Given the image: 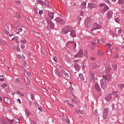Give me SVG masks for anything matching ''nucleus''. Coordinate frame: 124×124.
Wrapping results in <instances>:
<instances>
[{"instance_id":"obj_1","label":"nucleus","mask_w":124,"mask_h":124,"mask_svg":"<svg viewBox=\"0 0 124 124\" xmlns=\"http://www.w3.org/2000/svg\"><path fill=\"white\" fill-rule=\"evenodd\" d=\"M62 33H63V34H69V35H71L72 37H76V35L75 34L74 30H73V28L70 26L63 28L62 29Z\"/></svg>"},{"instance_id":"obj_2","label":"nucleus","mask_w":124,"mask_h":124,"mask_svg":"<svg viewBox=\"0 0 124 124\" xmlns=\"http://www.w3.org/2000/svg\"><path fill=\"white\" fill-rule=\"evenodd\" d=\"M100 84L101 88L103 90H106V89L107 88V82H106V80H105V79H101L100 81Z\"/></svg>"},{"instance_id":"obj_3","label":"nucleus","mask_w":124,"mask_h":124,"mask_svg":"<svg viewBox=\"0 0 124 124\" xmlns=\"http://www.w3.org/2000/svg\"><path fill=\"white\" fill-rule=\"evenodd\" d=\"M92 25H93V20L92 19L87 18L85 20L84 26L86 28H90V27L92 26Z\"/></svg>"},{"instance_id":"obj_4","label":"nucleus","mask_w":124,"mask_h":124,"mask_svg":"<svg viewBox=\"0 0 124 124\" xmlns=\"http://www.w3.org/2000/svg\"><path fill=\"white\" fill-rule=\"evenodd\" d=\"M101 28V26L100 25L97 24V23H94L93 28L91 29V31L93 33V32H95L96 30H100Z\"/></svg>"},{"instance_id":"obj_5","label":"nucleus","mask_w":124,"mask_h":124,"mask_svg":"<svg viewBox=\"0 0 124 124\" xmlns=\"http://www.w3.org/2000/svg\"><path fill=\"white\" fill-rule=\"evenodd\" d=\"M65 87L67 89H69L70 90L72 94H73V92H74V89L72 88V85L71 84V82H67L65 83Z\"/></svg>"},{"instance_id":"obj_6","label":"nucleus","mask_w":124,"mask_h":124,"mask_svg":"<svg viewBox=\"0 0 124 124\" xmlns=\"http://www.w3.org/2000/svg\"><path fill=\"white\" fill-rule=\"evenodd\" d=\"M103 119L106 120L108 117V108H105L103 114Z\"/></svg>"},{"instance_id":"obj_7","label":"nucleus","mask_w":124,"mask_h":124,"mask_svg":"<svg viewBox=\"0 0 124 124\" xmlns=\"http://www.w3.org/2000/svg\"><path fill=\"white\" fill-rule=\"evenodd\" d=\"M4 32L5 33L6 35H9L10 37H12L13 36V34L10 35L9 34V27H7L4 30Z\"/></svg>"},{"instance_id":"obj_8","label":"nucleus","mask_w":124,"mask_h":124,"mask_svg":"<svg viewBox=\"0 0 124 124\" xmlns=\"http://www.w3.org/2000/svg\"><path fill=\"white\" fill-rule=\"evenodd\" d=\"M90 74L91 77L90 79V81L91 82V83H94V81H95V79H94V73L91 72Z\"/></svg>"},{"instance_id":"obj_9","label":"nucleus","mask_w":124,"mask_h":124,"mask_svg":"<svg viewBox=\"0 0 124 124\" xmlns=\"http://www.w3.org/2000/svg\"><path fill=\"white\" fill-rule=\"evenodd\" d=\"M103 77L104 79L107 81H111V79H112V76H111V75H104Z\"/></svg>"},{"instance_id":"obj_10","label":"nucleus","mask_w":124,"mask_h":124,"mask_svg":"<svg viewBox=\"0 0 124 124\" xmlns=\"http://www.w3.org/2000/svg\"><path fill=\"white\" fill-rule=\"evenodd\" d=\"M75 58H81L83 57V50L80 49L79 53L75 56Z\"/></svg>"},{"instance_id":"obj_11","label":"nucleus","mask_w":124,"mask_h":124,"mask_svg":"<svg viewBox=\"0 0 124 124\" xmlns=\"http://www.w3.org/2000/svg\"><path fill=\"white\" fill-rule=\"evenodd\" d=\"M55 20L57 23H60V24H61L62 25H64V21L61 19L60 17L56 18Z\"/></svg>"},{"instance_id":"obj_12","label":"nucleus","mask_w":124,"mask_h":124,"mask_svg":"<svg viewBox=\"0 0 124 124\" xmlns=\"http://www.w3.org/2000/svg\"><path fill=\"white\" fill-rule=\"evenodd\" d=\"M88 7L90 8V9H93V8H95L96 7V5L92 3H89Z\"/></svg>"},{"instance_id":"obj_13","label":"nucleus","mask_w":124,"mask_h":124,"mask_svg":"<svg viewBox=\"0 0 124 124\" xmlns=\"http://www.w3.org/2000/svg\"><path fill=\"white\" fill-rule=\"evenodd\" d=\"M112 100V94H108L106 97L107 101H111Z\"/></svg>"},{"instance_id":"obj_14","label":"nucleus","mask_w":124,"mask_h":124,"mask_svg":"<svg viewBox=\"0 0 124 124\" xmlns=\"http://www.w3.org/2000/svg\"><path fill=\"white\" fill-rule=\"evenodd\" d=\"M4 101L7 104H11V101L8 98V97H5Z\"/></svg>"},{"instance_id":"obj_15","label":"nucleus","mask_w":124,"mask_h":124,"mask_svg":"<svg viewBox=\"0 0 124 124\" xmlns=\"http://www.w3.org/2000/svg\"><path fill=\"white\" fill-rule=\"evenodd\" d=\"M107 15L108 19H111V18H112V15H113V13L111 11H108Z\"/></svg>"},{"instance_id":"obj_16","label":"nucleus","mask_w":124,"mask_h":124,"mask_svg":"<svg viewBox=\"0 0 124 124\" xmlns=\"http://www.w3.org/2000/svg\"><path fill=\"white\" fill-rule=\"evenodd\" d=\"M95 89L97 92H100L101 91V89H100V87L98 83L95 85Z\"/></svg>"},{"instance_id":"obj_17","label":"nucleus","mask_w":124,"mask_h":124,"mask_svg":"<svg viewBox=\"0 0 124 124\" xmlns=\"http://www.w3.org/2000/svg\"><path fill=\"white\" fill-rule=\"evenodd\" d=\"M86 5H87V3H86V2H83L80 5V8L81 9H86Z\"/></svg>"},{"instance_id":"obj_18","label":"nucleus","mask_w":124,"mask_h":124,"mask_svg":"<svg viewBox=\"0 0 124 124\" xmlns=\"http://www.w3.org/2000/svg\"><path fill=\"white\" fill-rule=\"evenodd\" d=\"M12 40L13 41H15V42H16V43H19V37L16 36L14 37V38H12Z\"/></svg>"},{"instance_id":"obj_19","label":"nucleus","mask_w":124,"mask_h":124,"mask_svg":"<svg viewBox=\"0 0 124 124\" xmlns=\"http://www.w3.org/2000/svg\"><path fill=\"white\" fill-rule=\"evenodd\" d=\"M48 16L50 20H53L54 18V14L53 13H49L48 14Z\"/></svg>"},{"instance_id":"obj_20","label":"nucleus","mask_w":124,"mask_h":124,"mask_svg":"<svg viewBox=\"0 0 124 124\" xmlns=\"http://www.w3.org/2000/svg\"><path fill=\"white\" fill-rule=\"evenodd\" d=\"M119 93V91H116L115 92H113L112 93H111L112 95H115V97L118 98L119 97V95L117 94Z\"/></svg>"},{"instance_id":"obj_21","label":"nucleus","mask_w":124,"mask_h":124,"mask_svg":"<svg viewBox=\"0 0 124 124\" xmlns=\"http://www.w3.org/2000/svg\"><path fill=\"white\" fill-rule=\"evenodd\" d=\"M74 68H75L76 70L77 71L80 70V67L79 66V65L78 64H74Z\"/></svg>"},{"instance_id":"obj_22","label":"nucleus","mask_w":124,"mask_h":124,"mask_svg":"<svg viewBox=\"0 0 124 124\" xmlns=\"http://www.w3.org/2000/svg\"><path fill=\"white\" fill-rule=\"evenodd\" d=\"M48 25L51 29H54V28H55V25L51 21L48 23Z\"/></svg>"},{"instance_id":"obj_23","label":"nucleus","mask_w":124,"mask_h":124,"mask_svg":"<svg viewBox=\"0 0 124 124\" xmlns=\"http://www.w3.org/2000/svg\"><path fill=\"white\" fill-rule=\"evenodd\" d=\"M12 48L14 50H16V51H19V50H20V48L18 47V46H12Z\"/></svg>"},{"instance_id":"obj_24","label":"nucleus","mask_w":124,"mask_h":124,"mask_svg":"<svg viewBox=\"0 0 124 124\" xmlns=\"http://www.w3.org/2000/svg\"><path fill=\"white\" fill-rule=\"evenodd\" d=\"M97 63H94L93 64L92 68L93 69H95L97 67Z\"/></svg>"},{"instance_id":"obj_25","label":"nucleus","mask_w":124,"mask_h":124,"mask_svg":"<svg viewBox=\"0 0 124 124\" xmlns=\"http://www.w3.org/2000/svg\"><path fill=\"white\" fill-rule=\"evenodd\" d=\"M112 67H113V69L114 70H116V69H117V63H113L112 65Z\"/></svg>"},{"instance_id":"obj_26","label":"nucleus","mask_w":124,"mask_h":124,"mask_svg":"<svg viewBox=\"0 0 124 124\" xmlns=\"http://www.w3.org/2000/svg\"><path fill=\"white\" fill-rule=\"evenodd\" d=\"M78 76L81 80H85V79L84 78V76H83V75H82V74H79Z\"/></svg>"},{"instance_id":"obj_27","label":"nucleus","mask_w":124,"mask_h":124,"mask_svg":"<svg viewBox=\"0 0 124 124\" xmlns=\"http://www.w3.org/2000/svg\"><path fill=\"white\" fill-rule=\"evenodd\" d=\"M0 43L1 45H6V42L3 40L0 41Z\"/></svg>"},{"instance_id":"obj_28","label":"nucleus","mask_w":124,"mask_h":124,"mask_svg":"<svg viewBox=\"0 0 124 124\" xmlns=\"http://www.w3.org/2000/svg\"><path fill=\"white\" fill-rule=\"evenodd\" d=\"M25 112L26 113V114L27 115L28 117H29V116H30V115H31V112L29 111V110L26 109L25 110Z\"/></svg>"},{"instance_id":"obj_29","label":"nucleus","mask_w":124,"mask_h":124,"mask_svg":"<svg viewBox=\"0 0 124 124\" xmlns=\"http://www.w3.org/2000/svg\"><path fill=\"white\" fill-rule=\"evenodd\" d=\"M7 87V84L6 83H4L1 85V88L2 89H4L5 88H6Z\"/></svg>"},{"instance_id":"obj_30","label":"nucleus","mask_w":124,"mask_h":124,"mask_svg":"<svg viewBox=\"0 0 124 124\" xmlns=\"http://www.w3.org/2000/svg\"><path fill=\"white\" fill-rule=\"evenodd\" d=\"M24 75H25L26 77L27 76H31V73L29 72H24ZM27 75V76H26Z\"/></svg>"},{"instance_id":"obj_31","label":"nucleus","mask_w":124,"mask_h":124,"mask_svg":"<svg viewBox=\"0 0 124 124\" xmlns=\"http://www.w3.org/2000/svg\"><path fill=\"white\" fill-rule=\"evenodd\" d=\"M97 54L99 56H103V55H104V53L101 52V51H100V50L98 51Z\"/></svg>"},{"instance_id":"obj_32","label":"nucleus","mask_w":124,"mask_h":124,"mask_svg":"<svg viewBox=\"0 0 124 124\" xmlns=\"http://www.w3.org/2000/svg\"><path fill=\"white\" fill-rule=\"evenodd\" d=\"M21 43H23L24 44H26V43H27V40H26L25 39H24L23 40H21L20 41Z\"/></svg>"},{"instance_id":"obj_33","label":"nucleus","mask_w":124,"mask_h":124,"mask_svg":"<svg viewBox=\"0 0 124 124\" xmlns=\"http://www.w3.org/2000/svg\"><path fill=\"white\" fill-rule=\"evenodd\" d=\"M7 120L9 122V123L10 124H13V123H14V120H10L9 119H7Z\"/></svg>"},{"instance_id":"obj_34","label":"nucleus","mask_w":124,"mask_h":124,"mask_svg":"<svg viewBox=\"0 0 124 124\" xmlns=\"http://www.w3.org/2000/svg\"><path fill=\"white\" fill-rule=\"evenodd\" d=\"M118 3H119V4H124V0H119Z\"/></svg>"},{"instance_id":"obj_35","label":"nucleus","mask_w":124,"mask_h":124,"mask_svg":"<svg viewBox=\"0 0 124 124\" xmlns=\"http://www.w3.org/2000/svg\"><path fill=\"white\" fill-rule=\"evenodd\" d=\"M45 4L46 5V6H49V4H50V3L49 2V1L46 0L45 2Z\"/></svg>"},{"instance_id":"obj_36","label":"nucleus","mask_w":124,"mask_h":124,"mask_svg":"<svg viewBox=\"0 0 124 124\" xmlns=\"http://www.w3.org/2000/svg\"><path fill=\"white\" fill-rule=\"evenodd\" d=\"M119 88H120L121 89H123L124 88V84H120L118 85Z\"/></svg>"},{"instance_id":"obj_37","label":"nucleus","mask_w":124,"mask_h":124,"mask_svg":"<svg viewBox=\"0 0 124 124\" xmlns=\"http://www.w3.org/2000/svg\"><path fill=\"white\" fill-rule=\"evenodd\" d=\"M54 73H55L56 75H58V76H60V73L57 70H55L54 71Z\"/></svg>"},{"instance_id":"obj_38","label":"nucleus","mask_w":124,"mask_h":124,"mask_svg":"<svg viewBox=\"0 0 124 124\" xmlns=\"http://www.w3.org/2000/svg\"><path fill=\"white\" fill-rule=\"evenodd\" d=\"M16 93H17V94H19V95H21V96H24V94L20 91H17Z\"/></svg>"},{"instance_id":"obj_39","label":"nucleus","mask_w":124,"mask_h":124,"mask_svg":"<svg viewBox=\"0 0 124 124\" xmlns=\"http://www.w3.org/2000/svg\"><path fill=\"white\" fill-rule=\"evenodd\" d=\"M106 74H108L109 73H110V68H107L106 70Z\"/></svg>"},{"instance_id":"obj_40","label":"nucleus","mask_w":124,"mask_h":124,"mask_svg":"<svg viewBox=\"0 0 124 124\" xmlns=\"http://www.w3.org/2000/svg\"><path fill=\"white\" fill-rule=\"evenodd\" d=\"M123 31V29H120L118 31H117V34H120V33H122V32Z\"/></svg>"},{"instance_id":"obj_41","label":"nucleus","mask_w":124,"mask_h":124,"mask_svg":"<svg viewBox=\"0 0 124 124\" xmlns=\"http://www.w3.org/2000/svg\"><path fill=\"white\" fill-rule=\"evenodd\" d=\"M2 123L3 124H7V121L5 119H3L2 120Z\"/></svg>"},{"instance_id":"obj_42","label":"nucleus","mask_w":124,"mask_h":124,"mask_svg":"<svg viewBox=\"0 0 124 124\" xmlns=\"http://www.w3.org/2000/svg\"><path fill=\"white\" fill-rule=\"evenodd\" d=\"M16 18H17L18 19H22V17H21V16H20V15L16 14Z\"/></svg>"},{"instance_id":"obj_43","label":"nucleus","mask_w":124,"mask_h":124,"mask_svg":"<svg viewBox=\"0 0 124 124\" xmlns=\"http://www.w3.org/2000/svg\"><path fill=\"white\" fill-rule=\"evenodd\" d=\"M53 60L54 62H58V58H57V57H54Z\"/></svg>"},{"instance_id":"obj_44","label":"nucleus","mask_w":124,"mask_h":124,"mask_svg":"<svg viewBox=\"0 0 124 124\" xmlns=\"http://www.w3.org/2000/svg\"><path fill=\"white\" fill-rule=\"evenodd\" d=\"M68 43H71L72 44H73L75 47H76V43L73 42V41H70V42H69Z\"/></svg>"},{"instance_id":"obj_45","label":"nucleus","mask_w":124,"mask_h":124,"mask_svg":"<svg viewBox=\"0 0 124 124\" xmlns=\"http://www.w3.org/2000/svg\"><path fill=\"white\" fill-rule=\"evenodd\" d=\"M30 124H37V123H35V121L31 120L30 121Z\"/></svg>"},{"instance_id":"obj_46","label":"nucleus","mask_w":124,"mask_h":124,"mask_svg":"<svg viewBox=\"0 0 124 124\" xmlns=\"http://www.w3.org/2000/svg\"><path fill=\"white\" fill-rule=\"evenodd\" d=\"M115 22H116V23H120V19H119V18H115Z\"/></svg>"},{"instance_id":"obj_47","label":"nucleus","mask_w":124,"mask_h":124,"mask_svg":"<svg viewBox=\"0 0 124 124\" xmlns=\"http://www.w3.org/2000/svg\"><path fill=\"white\" fill-rule=\"evenodd\" d=\"M105 46H107V47H109V48H111V47H112V45L110 44H107L105 45Z\"/></svg>"},{"instance_id":"obj_48","label":"nucleus","mask_w":124,"mask_h":124,"mask_svg":"<svg viewBox=\"0 0 124 124\" xmlns=\"http://www.w3.org/2000/svg\"><path fill=\"white\" fill-rule=\"evenodd\" d=\"M38 3H39V4H41L42 5L44 4V2H43V1L42 0H39Z\"/></svg>"},{"instance_id":"obj_49","label":"nucleus","mask_w":124,"mask_h":124,"mask_svg":"<svg viewBox=\"0 0 124 124\" xmlns=\"http://www.w3.org/2000/svg\"><path fill=\"white\" fill-rule=\"evenodd\" d=\"M73 103H77L76 102V99L75 98L72 99Z\"/></svg>"},{"instance_id":"obj_50","label":"nucleus","mask_w":124,"mask_h":124,"mask_svg":"<svg viewBox=\"0 0 124 124\" xmlns=\"http://www.w3.org/2000/svg\"><path fill=\"white\" fill-rule=\"evenodd\" d=\"M34 33H35V35H36V36H39V33L36 32V31H34Z\"/></svg>"},{"instance_id":"obj_51","label":"nucleus","mask_w":124,"mask_h":124,"mask_svg":"<svg viewBox=\"0 0 124 124\" xmlns=\"http://www.w3.org/2000/svg\"><path fill=\"white\" fill-rule=\"evenodd\" d=\"M109 10V7H108V6H105L104 9V10L105 11L106 10Z\"/></svg>"},{"instance_id":"obj_52","label":"nucleus","mask_w":124,"mask_h":124,"mask_svg":"<svg viewBox=\"0 0 124 124\" xmlns=\"http://www.w3.org/2000/svg\"><path fill=\"white\" fill-rule=\"evenodd\" d=\"M84 56H86L87 55H88V51H87V50H84Z\"/></svg>"},{"instance_id":"obj_53","label":"nucleus","mask_w":124,"mask_h":124,"mask_svg":"<svg viewBox=\"0 0 124 124\" xmlns=\"http://www.w3.org/2000/svg\"><path fill=\"white\" fill-rule=\"evenodd\" d=\"M25 45L23 44L21 46V49H25Z\"/></svg>"},{"instance_id":"obj_54","label":"nucleus","mask_w":124,"mask_h":124,"mask_svg":"<svg viewBox=\"0 0 124 124\" xmlns=\"http://www.w3.org/2000/svg\"><path fill=\"white\" fill-rule=\"evenodd\" d=\"M39 14H40V15H41V14H43V11L40 10L39 12Z\"/></svg>"},{"instance_id":"obj_55","label":"nucleus","mask_w":124,"mask_h":124,"mask_svg":"<svg viewBox=\"0 0 124 124\" xmlns=\"http://www.w3.org/2000/svg\"><path fill=\"white\" fill-rule=\"evenodd\" d=\"M115 59H119V54H116L115 56Z\"/></svg>"},{"instance_id":"obj_56","label":"nucleus","mask_w":124,"mask_h":124,"mask_svg":"<svg viewBox=\"0 0 124 124\" xmlns=\"http://www.w3.org/2000/svg\"><path fill=\"white\" fill-rule=\"evenodd\" d=\"M62 120L64 122H68V120H66L65 118H63V116H62Z\"/></svg>"},{"instance_id":"obj_57","label":"nucleus","mask_w":124,"mask_h":124,"mask_svg":"<svg viewBox=\"0 0 124 124\" xmlns=\"http://www.w3.org/2000/svg\"><path fill=\"white\" fill-rule=\"evenodd\" d=\"M18 31L19 32L23 31V29H22L21 28H19Z\"/></svg>"},{"instance_id":"obj_58","label":"nucleus","mask_w":124,"mask_h":124,"mask_svg":"<svg viewBox=\"0 0 124 124\" xmlns=\"http://www.w3.org/2000/svg\"><path fill=\"white\" fill-rule=\"evenodd\" d=\"M27 84L29 85V86L31 85V81H30V80H27Z\"/></svg>"},{"instance_id":"obj_59","label":"nucleus","mask_w":124,"mask_h":124,"mask_svg":"<svg viewBox=\"0 0 124 124\" xmlns=\"http://www.w3.org/2000/svg\"><path fill=\"white\" fill-rule=\"evenodd\" d=\"M63 75L65 76V77H66V78L68 77V74H67L66 73H65V74H64Z\"/></svg>"},{"instance_id":"obj_60","label":"nucleus","mask_w":124,"mask_h":124,"mask_svg":"<svg viewBox=\"0 0 124 124\" xmlns=\"http://www.w3.org/2000/svg\"><path fill=\"white\" fill-rule=\"evenodd\" d=\"M17 57L18 58V59H21V57L20 54L17 55Z\"/></svg>"},{"instance_id":"obj_61","label":"nucleus","mask_w":124,"mask_h":124,"mask_svg":"<svg viewBox=\"0 0 124 124\" xmlns=\"http://www.w3.org/2000/svg\"><path fill=\"white\" fill-rule=\"evenodd\" d=\"M101 41H102L103 43H105V39H102Z\"/></svg>"},{"instance_id":"obj_62","label":"nucleus","mask_w":124,"mask_h":124,"mask_svg":"<svg viewBox=\"0 0 124 124\" xmlns=\"http://www.w3.org/2000/svg\"><path fill=\"white\" fill-rule=\"evenodd\" d=\"M69 106H70V107H71L72 108H73V105L71 104H68Z\"/></svg>"},{"instance_id":"obj_63","label":"nucleus","mask_w":124,"mask_h":124,"mask_svg":"<svg viewBox=\"0 0 124 124\" xmlns=\"http://www.w3.org/2000/svg\"><path fill=\"white\" fill-rule=\"evenodd\" d=\"M105 1L107 2V3H109L110 2L109 0H105Z\"/></svg>"},{"instance_id":"obj_64","label":"nucleus","mask_w":124,"mask_h":124,"mask_svg":"<svg viewBox=\"0 0 124 124\" xmlns=\"http://www.w3.org/2000/svg\"><path fill=\"white\" fill-rule=\"evenodd\" d=\"M34 10L35 13L36 14L37 13V9L34 8Z\"/></svg>"}]
</instances>
